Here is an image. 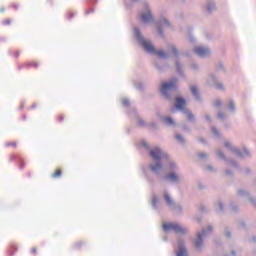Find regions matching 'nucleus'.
Wrapping results in <instances>:
<instances>
[{
  "mask_svg": "<svg viewBox=\"0 0 256 256\" xmlns=\"http://www.w3.org/2000/svg\"><path fill=\"white\" fill-rule=\"evenodd\" d=\"M174 89H177V81L173 80L171 82H165L162 84L160 93L164 95V97H169L168 94L171 93V91Z\"/></svg>",
  "mask_w": 256,
  "mask_h": 256,
  "instance_id": "nucleus-2",
  "label": "nucleus"
},
{
  "mask_svg": "<svg viewBox=\"0 0 256 256\" xmlns=\"http://www.w3.org/2000/svg\"><path fill=\"white\" fill-rule=\"evenodd\" d=\"M15 57H19V51H16L14 54Z\"/></svg>",
  "mask_w": 256,
  "mask_h": 256,
  "instance_id": "nucleus-28",
  "label": "nucleus"
},
{
  "mask_svg": "<svg viewBox=\"0 0 256 256\" xmlns=\"http://www.w3.org/2000/svg\"><path fill=\"white\" fill-rule=\"evenodd\" d=\"M164 199L168 203V205H173V200L171 199V196H169V194H165Z\"/></svg>",
  "mask_w": 256,
  "mask_h": 256,
  "instance_id": "nucleus-15",
  "label": "nucleus"
},
{
  "mask_svg": "<svg viewBox=\"0 0 256 256\" xmlns=\"http://www.w3.org/2000/svg\"><path fill=\"white\" fill-rule=\"evenodd\" d=\"M217 88H218V89H223V85L219 84V85L217 86Z\"/></svg>",
  "mask_w": 256,
  "mask_h": 256,
  "instance_id": "nucleus-29",
  "label": "nucleus"
},
{
  "mask_svg": "<svg viewBox=\"0 0 256 256\" xmlns=\"http://www.w3.org/2000/svg\"><path fill=\"white\" fill-rule=\"evenodd\" d=\"M206 119H208V120H209L208 116H206Z\"/></svg>",
  "mask_w": 256,
  "mask_h": 256,
  "instance_id": "nucleus-42",
  "label": "nucleus"
},
{
  "mask_svg": "<svg viewBox=\"0 0 256 256\" xmlns=\"http://www.w3.org/2000/svg\"><path fill=\"white\" fill-rule=\"evenodd\" d=\"M220 210H223V204H219Z\"/></svg>",
  "mask_w": 256,
  "mask_h": 256,
  "instance_id": "nucleus-31",
  "label": "nucleus"
},
{
  "mask_svg": "<svg viewBox=\"0 0 256 256\" xmlns=\"http://www.w3.org/2000/svg\"><path fill=\"white\" fill-rule=\"evenodd\" d=\"M230 108L235 109V104L233 103V101H230Z\"/></svg>",
  "mask_w": 256,
  "mask_h": 256,
  "instance_id": "nucleus-24",
  "label": "nucleus"
},
{
  "mask_svg": "<svg viewBox=\"0 0 256 256\" xmlns=\"http://www.w3.org/2000/svg\"><path fill=\"white\" fill-rule=\"evenodd\" d=\"M6 147H17V143L16 142L7 143Z\"/></svg>",
  "mask_w": 256,
  "mask_h": 256,
  "instance_id": "nucleus-18",
  "label": "nucleus"
},
{
  "mask_svg": "<svg viewBox=\"0 0 256 256\" xmlns=\"http://www.w3.org/2000/svg\"><path fill=\"white\" fill-rule=\"evenodd\" d=\"M140 125H143V121H140Z\"/></svg>",
  "mask_w": 256,
  "mask_h": 256,
  "instance_id": "nucleus-38",
  "label": "nucleus"
},
{
  "mask_svg": "<svg viewBox=\"0 0 256 256\" xmlns=\"http://www.w3.org/2000/svg\"><path fill=\"white\" fill-rule=\"evenodd\" d=\"M159 33H162L161 29H159Z\"/></svg>",
  "mask_w": 256,
  "mask_h": 256,
  "instance_id": "nucleus-39",
  "label": "nucleus"
},
{
  "mask_svg": "<svg viewBox=\"0 0 256 256\" xmlns=\"http://www.w3.org/2000/svg\"><path fill=\"white\" fill-rule=\"evenodd\" d=\"M208 11H211V7L208 6Z\"/></svg>",
  "mask_w": 256,
  "mask_h": 256,
  "instance_id": "nucleus-37",
  "label": "nucleus"
},
{
  "mask_svg": "<svg viewBox=\"0 0 256 256\" xmlns=\"http://www.w3.org/2000/svg\"><path fill=\"white\" fill-rule=\"evenodd\" d=\"M57 119H58V121H63L64 117L62 114H60V115H58Z\"/></svg>",
  "mask_w": 256,
  "mask_h": 256,
  "instance_id": "nucleus-22",
  "label": "nucleus"
},
{
  "mask_svg": "<svg viewBox=\"0 0 256 256\" xmlns=\"http://www.w3.org/2000/svg\"><path fill=\"white\" fill-rule=\"evenodd\" d=\"M176 109L183 111L185 109V99L183 98H176Z\"/></svg>",
  "mask_w": 256,
  "mask_h": 256,
  "instance_id": "nucleus-7",
  "label": "nucleus"
},
{
  "mask_svg": "<svg viewBox=\"0 0 256 256\" xmlns=\"http://www.w3.org/2000/svg\"><path fill=\"white\" fill-rule=\"evenodd\" d=\"M171 51H172V53L174 54V55H177V48H175V47H171Z\"/></svg>",
  "mask_w": 256,
  "mask_h": 256,
  "instance_id": "nucleus-20",
  "label": "nucleus"
},
{
  "mask_svg": "<svg viewBox=\"0 0 256 256\" xmlns=\"http://www.w3.org/2000/svg\"><path fill=\"white\" fill-rule=\"evenodd\" d=\"M167 179H169L170 181H179V176H177V174L175 173H171L167 176Z\"/></svg>",
  "mask_w": 256,
  "mask_h": 256,
  "instance_id": "nucleus-12",
  "label": "nucleus"
},
{
  "mask_svg": "<svg viewBox=\"0 0 256 256\" xmlns=\"http://www.w3.org/2000/svg\"><path fill=\"white\" fill-rule=\"evenodd\" d=\"M215 107H221V101L220 100H217L215 102Z\"/></svg>",
  "mask_w": 256,
  "mask_h": 256,
  "instance_id": "nucleus-21",
  "label": "nucleus"
},
{
  "mask_svg": "<svg viewBox=\"0 0 256 256\" xmlns=\"http://www.w3.org/2000/svg\"><path fill=\"white\" fill-rule=\"evenodd\" d=\"M187 118L189 119V121H193L194 116L190 112H187Z\"/></svg>",
  "mask_w": 256,
  "mask_h": 256,
  "instance_id": "nucleus-19",
  "label": "nucleus"
},
{
  "mask_svg": "<svg viewBox=\"0 0 256 256\" xmlns=\"http://www.w3.org/2000/svg\"><path fill=\"white\" fill-rule=\"evenodd\" d=\"M190 90H191V93H193L195 95L196 99H198L199 98V92L197 91V87L191 86Z\"/></svg>",
  "mask_w": 256,
  "mask_h": 256,
  "instance_id": "nucleus-14",
  "label": "nucleus"
},
{
  "mask_svg": "<svg viewBox=\"0 0 256 256\" xmlns=\"http://www.w3.org/2000/svg\"><path fill=\"white\" fill-rule=\"evenodd\" d=\"M164 231H174L175 233H185V229L179 224L168 223L163 225Z\"/></svg>",
  "mask_w": 256,
  "mask_h": 256,
  "instance_id": "nucleus-3",
  "label": "nucleus"
},
{
  "mask_svg": "<svg viewBox=\"0 0 256 256\" xmlns=\"http://www.w3.org/2000/svg\"><path fill=\"white\" fill-rule=\"evenodd\" d=\"M225 147H231V144H229L228 142H225Z\"/></svg>",
  "mask_w": 256,
  "mask_h": 256,
  "instance_id": "nucleus-27",
  "label": "nucleus"
},
{
  "mask_svg": "<svg viewBox=\"0 0 256 256\" xmlns=\"http://www.w3.org/2000/svg\"><path fill=\"white\" fill-rule=\"evenodd\" d=\"M176 139H178V141H183V137L181 135H176Z\"/></svg>",
  "mask_w": 256,
  "mask_h": 256,
  "instance_id": "nucleus-23",
  "label": "nucleus"
},
{
  "mask_svg": "<svg viewBox=\"0 0 256 256\" xmlns=\"http://www.w3.org/2000/svg\"><path fill=\"white\" fill-rule=\"evenodd\" d=\"M199 157H200V159H203V158L207 157V155L204 153H201V154H199Z\"/></svg>",
  "mask_w": 256,
  "mask_h": 256,
  "instance_id": "nucleus-25",
  "label": "nucleus"
},
{
  "mask_svg": "<svg viewBox=\"0 0 256 256\" xmlns=\"http://www.w3.org/2000/svg\"><path fill=\"white\" fill-rule=\"evenodd\" d=\"M62 171L61 169H56L54 173L52 174V179H59L61 177Z\"/></svg>",
  "mask_w": 256,
  "mask_h": 256,
  "instance_id": "nucleus-11",
  "label": "nucleus"
},
{
  "mask_svg": "<svg viewBox=\"0 0 256 256\" xmlns=\"http://www.w3.org/2000/svg\"><path fill=\"white\" fill-rule=\"evenodd\" d=\"M209 231H212V228H209Z\"/></svg>",
  "mask_w": 256,
  "mask_h": 256,
  "instance_id": "nucleus-41",
  "label": "nucleus"
},
{
  "mask_svg": "<svg viewBox=\"0 0 256 256\" xmlns=\"http://www.w3.org/2000/svg\"><path fill=\"white\" fill-rule=\"evenodd\" d=\"M218 155L223 156V154H221V152H218Z\"/></svg>",
  "mask_w": 256,
  "mask_h": 256,
  "instance_id": "nucleus-36",
  "label": "nucleus"
},
{
  "mask_svg": "<svg viewBox=\"0 0 256 256\" xmlns=\"http://www.w3.org/2000/svg\"><path fill=\"white\" fill-rule=\"evenodd\" d=\"M164 123H165L166 125H175V121H174L173 118H171V117H166V118L164 119Z\"/></svg>",
  "mask_w": 256,
  "mask_h": 256,
  "instance_id": "nucleus-13",
  "label": "nucleus"
},
{
  "mask_svg": "<svg viewBox=\"0 0 256 256\" xmlns=\"http://www.w3.org/2000/svg\"><path fill=\"white\" fill-rule=\"evenodd\" d=\"M212 131H213V133H215V134L218 133V132H217V129H215V128H213Z\"/></svg>",
  "mask_w": 256,
  "mask_h": 256,
  "instance_id": "nucleus-30",
  "label": "nucleus"
},
{
  "mask_svg": "<svg viewBox=\"0 0 256 256\" xmlns=\"http://www.w3.org/2000/svg\"><path fill=\"white\" fill-rule=\"evenodd\" d=\"M175 111V108L172 109V112Z\"/></svg>",
  "mask_w": 256,
  "mask_h": 256,
  "instance_id": "nucleus-40",
  "label": "nucleus"
},
{
  "mask_svg": "<svg viewBox=\"0 0 256 256\" xmlns=\"http://www.w3.org/2000/svg\"><path fill=\"white\" fill-rule=\"evenodd\" d=\"M149 21H153V15H151V10L147 8L146 12L142 14V22L149 23Z\"/></svg>",
  "mask_w": 256,
  "mask_h": 256,
  "instance_id": "nucleus-6",
  "label": "nucleus"
},
{
  "mask_svg": "<svg viewBox=\"0 0 256 256\" xmlns=\"http://www.w3.org/2000/svg\"><path fill=\"white\" fill-rule=\"evenodd\" d=\"M151 171H153L154 173H157L159 171H161V169H163V164L162 163H156L154 165H151Z\"/></svg>",
  "mask_w": 256,
  "mask_h": 256,
  "instance_id": "nucleus-9",
  "label": "nucleus"
},
{
  "mask_svg": "<svg viewBox=\"0 0 256 256\" xmlns=\"http://www.w3.org/2000/svg\"><path fill=\"white\" fill-rule=\"evenodd\" d=\"M141 45L148 53H152L154 55H158V57H166L167 55L163 51L155 50V47L151 45V42L147 40H141Z\"/></svg>",
  "mask_w": 256,
  "mask_h": 256,
  "instance_id": "nucleus-1",
  "label": "nucleus"
},
{
  "mask_svg": "<svg viewBox=\"0 0 256 256\" xmlns=\"http://www.w3.org/2000/svg\"><path fill=\"white\" fill-rule=\"evenodd\" d=\"M226 235H227V237H231V234H229V233H227Z\"/></svg>",
  "mask_w": 256,
  "mask_h": 256,
  "instance_id": "nucleus-35",
  "label": "nucleus"
},
{
  "mask_svg": "<svg viewBox=\"0 0 256 256\" xmlns=\"http://www.w3.org/2000/svg\"><path fill=\"white\" fill-rule=\"evenodd\" d=\"M220 119H223V115L219 114Z\"/></svg>",
  "mask_w": 256,
  "mask_h": 256,
  "instance_id": "nucleus-33",
  "label": "nucleus"
},
{
  "mask_svg": "<svg viewBox=\"0 0 256 256\" xmlns=\"http://www.w3.org/2000/svg\"><path fill=\"white\" fill-rule=\"evenodd\" d=\"M136 35H139V30H136Z\"/></svg>",
  "mask_w": 256,
  "mask_h": 256,
  "instance_id": "nucleus-34",
  "label": "nucleus"
},
{
  "mask_svg": "<svg viewBox=\"0 0 256 256\" xmlns=\"http://www.w3.org/2000/svg\"><path fill=\"white\" fill-rule=\"evenodd\" d=\"M31 253H33V255H35V253H37V248H32Z\"/></svg>",
  "mask_w": 256,
  "mask_h": 256,
  "instance_id": "nucleus-26",
  "label": "nucleus"
},
{
  "mask_svg": "<svg viewBox=\"0 0 256 256\" xmlns=\"http://www.w3.org/2000/svg\"><path fill=\"white\" fill-rule=\"evenodd\" d=\"M206 235V232L203 231L202 233H198L197 237V241H195V247L197 249H199V247H201V245L203 244V236Z\"/></svg>",
  "mask_w": 256,
  "mask_h": 256,
  "instance_id": "nucleus-8",
  "label": "nucleus"
},
{
  "mask_svg": "<svg viewBox=\"0 0 256 256\" xmlns=\"http://www.w3.org/2000/svg\"><path fill=\"white\" fill-rule=\"evenodd\" d=\"M176 67H177V69H179V63H176Z\"/></svg>",
  "mask_w": 256,
  "mask_h": 256,
  "instance_id": "nucleus-32",
  "label": "nucleus"
},
{
  "mask_svg": "<svg viewBox=\"0 0 256 256\" xmlns=\"http://www.w3.org/2000/svg\"><path fill=\"white\" fill-rule=\"evenodd\" d=\"M26 65H27V67H35V68L39 67V64L37 62H35V61L30 62V63H28Z\"/></svg>",
  "mask_w": 256,
  "mask_h": 256,
  "instance_id": "nucleus-17",
  "label": "nucleus"
},
{
  "mask_svg": "<svg viewBox=\"0 0 256 256\" xmlns=\"http://www.w3.org/2000/svg\"><path fill=\"white\" fill-rule=\"evenodd\" d=\"M2 25L4 26L11 25V18H6L2 20Z\"/></svg>",
  "mask_w": 256,
  "mask_h": 256,
  "instance_id": "nucleus-16",
  "label": "nucleus"
},
{
  "mask_svg": "<svg viewBox=\"0 0 256 256\" xmlns=\"http://www.w3.org/2000/svg\"><path fill=\"white\" fill-rule=\"evenodd\" d=\"M150 156L152 157L153 161H161V157H163V152L160 148H155L150 151Z\"/></svg>",
  "mask_w": 256,
  "mask_h": 256,
  "instance_id": "nucleus-4",
  "label": "nucleus"
},
{
  "mask_svg": "<svg viewBox=\"0 0 256 256\" xmlns=\"http://www.w3.org/2000/svg\"><path fill=\"white\" fill-rule=\"evenodd\" d=\"M194 51L196 55H199V57H207V55H209V50L205 47L198 46Z\"/></svg>",
  "mask_w": 256,
  "mask_h": 256,
  "instance_id": "nucleus-5",
  "label": "nucleus"
},
{
  "mask_svg": "<svg viewBox=\"0 0 256 256\" xmlns=\"http://www.w3.org/2000/svg\"><path fill=\"white\" fill-rule=\"evenodd\" d=\"M177 256H187V249L181 246L176 254Z\"/></svg>",
  "mask_w": 256,
  "mask_h": 256,
  "instance_id": "nucleus-10",
  "label": "nucleus"
}]
</instances>
